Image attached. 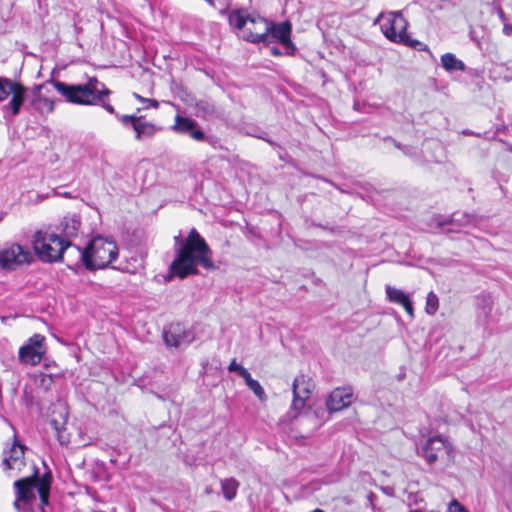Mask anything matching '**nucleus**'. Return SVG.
I'll use <instances>...</instances> for the list:
<instances>
[{"instance_id": "nucleus-1", "label": "nucleus", "mask_w": 512, "mask_h": 512, "mask_svg": "<svg viewBox=\"0 0 512 512\" xmlns=\"http://www.w3.org/2000/svg\"><path fill=\"white\" fill-rule=\"evenodd\" d=\"M198 264L208 270L215 268L208 243L195 228H192L170 264L169 274L184 279L198 273Z\"/></svg>"}, {"instance_id": "nucleus-2", "label": "nucleus", "mask_w": 512, "mask_h": 512, "mask_svg": "<svg viewBox=\"0 0 512 512\" xmlns=\"http://www.w3.org/2000/svg\"><path fill=\"white\" fill-rule=\"evenodd\" d=\"M48 82L68 103L84 106L100 105L108 113L116 114L115 108L106 100L111 95V90L96 77H90L85 84H67L55 79H50Z\"/></svg>"}, {"instance_id": "nucleus-3", "label": "nucleus", "mask_w": 512, "mask_h": 512, "mask_svg": "<svg viewBox=\"0 0 512 512\" xmlns=\"http://www.w3.org/2000/svg\"><path fill=\"white\" fill-rule=\"evenodd\" d=\"M52 481L53 476L50 470L40 476L37 467H34V471L30 476L16 480L13 483L15 493L13 507L15 510L17 512H32L30 505L36 500L35 489L39 494L42 508L47 506L49 504Z\"/></svg>"}, {"instance_id": "nucleus-4", "label": "nucleus", "mask_w": 512, "mask_h": 512, "mask_svg": "<svg viewBox=\"0 0 512 512\" xmlns=\"http://www.w3.org/2000/svg\"><path fill=\"white\" fill-rule=\"evenodd\" d=\"M118 254L116 241L99 235L92 238L83 249L82 263L90 271L104 269L117 259Z\"/></svg>"}, {"instance_id": "nucleus-5", "label": "nucleus", "mask_w": 512, "mask_h": 512, "mask_svg": "<svg viewBox=\"0 0 512 512\" xmlns=\"http://www.w3.org/2000/svg\"><path fill=\"white\" fill-rule=\"evenodd\" d=\"M32 247L40 261L57 263L63 261L65 249L69 247V240L63 239L54 232L38 230L32 237Z\"/></svg>"}, {"instance_id": "nucleus-6", "label": "nucleus", "mask_w": 512, "mask_h": 512, "mask_svg": "<svg viewBox=\"0 0 512 512\" xmlns=\"http://www.w3.org/2000/svg\"><path fill=\"white\" fill-rule=\"evenodd\" d=\"M229 23L241 32L244 40L251 43H269V21L260 16L247 17L242 11L229 15Z\"/></svg>"}, {"instance_id": "nucleus-7", "label": "nucleus", "mask_w": 512, "mask_h": 512, "mask_svg": "<svg viewBox=\"0 0 512 512\" xmlns=\"http://www.w3.org/2000/svg\"><path fill=\"white\" fill-rule=\"evenodd\" d=\"M408 22L401 12H392L381 25V30L385 37L391 42L402 44L404 46L417 49L419 51L427 50V46L419 40L412 39L407 34Z\"/></svg>"}, {"instance_id": "nucleus-8", "label": "nucleus", "mask_w": 512, "mask_h": 512, "mask_svg": "<svg viewBox=\"0 0 512 512\" xmlns=\"http://www.w3.org/2000/svg\"><path fill=\"white\" fill-rule=\"evenodd\" d=\"M26 92L27 87L22 82L0 77V102L5 101L11 95V99L4 106V110L9 111L12 116H17L20 113Z\"/></svg>"}, {"instance_id": "nucleus-9", "label": "nucleus", "mask_w": 512, "mask_h": 512, "mask_svg": "<svg viewBox=\"0 0 512 512\" xmlns=\"http://www.w3.org/2000/svg\"><path fill=\"white\" fill-rule=\"evenodd\" d=\"M422 455L429 465L438 461L449 465L454 459L453 445L442 436L430 437L422 448Z\"/></svg>"}, {"instance_id": "nucleus-10", "label": "nucleus", "mask_w": 512, "mask_h": 512, "mask_svg": "<svg viewBox=\"0 0 512 512\" xmlns=\"http://www.w3.org/2000/svg\"><path fill=\"white\" fill-rule=\"evenodd\" d=\"M47 352L46 338L36 333L28 338L27 342L19 348L18 360L30 366L38 365Z\"/></svg>"}, {"instance_id": "nucleus-11", "label": "nucleus", "mask_w": 512, "mask_h": 512, "mask_svg": "<svg viewBox=\"0 0 512 512\" xmlns=\"http://www.w3.org/2000/svg\"><path fill=\"white\" fill-rule=\"evenodd\" d=\"M315 387V382L310 375L301 373L295 377L292 384L293 399L291 403L294 411L300 412L305 408L313 395Z\"/></svg>"}, {"instance_id": "nucleus-12", "label": "nucleus", "mask_w": 512, "mask_h": 512, "mask_svg": "<svg viewBox=\"0 0 512 512\" xmlns=\"http://www.w3.org/2000/svg\"><path fill=\"white\" fill-rule=\"evenodd\" d=\"M34 257L32 253L19 244H12L7 249L0 251V266L7 269H15L22 264H30Z\"/></svg>"}, {"instance_id": "nucleus-13", "label": "nucleus", "mask_w": 512, "mask_h": 512, "mask_svg": "<svg viewBox=\"0 0 512 512\" xmlns=\"http://www.w3.org/2000/svg\"><path fill=\"white\" fill-rule=\"evenodd\" d=\"M119 121L124 125H131L135 132V140L141 141L143 138H152L161 130L152 122L144 121L143 116L124 114L118 117Z\"/></svg>"}, {"instance_id": "nucleus-14", "label": "nucleus", "mask_w": 512, "mask_h": 512, "mask_svg": "<svg viewBox=\"0 0 512 512\" xmlns=\"http://www.w3.org/2000/svg\"><path fill=\"white\" fill-rule=\"evenodd\" d=\"M292 24L289 21L281 23L269 22V43L278 41L285 48L290 49L288 53L293 55L296 48L291 40Z\"/></svg>"}, {"instance_id": "nucleus-15", "label": "nucleus", "mask_w": 512, "mask_h": 512, "mask_svg": "<svg viewBox=\"0 0 512 512\" xmlns=\"http://www.w3.org/2000/svg\"><path fill=\"white\" fill-rule=\"evenodd\" d=\"M26 447L20 444L16 439L3 458V466L6 471L16 470L18 472L25 466Z\"/></svg>"}, {"instance_id": "nucleus-16", "label": "nucleus", "mask_w": 512, "mask_h": 512, "mask_svg": "<svg viewBox=\"0 0 512 512\" xmlns=\"http://www.w3.org/2000/svg\"><path fill=\"white\" fill-rule=\"evenodd\" d=\"M353 391L350 387L335 388L326 400V407L330 412H338L352 403Z\"/></svg>"}, {"instance_id": "nucleus-17", "label": "nucleus", "mask_w": 512, "mask_h": 512, "mask_svg": "<svg viewBox=\"0 0 512 512\" xmlns=\"http://www.w3.org/2000/svg\"><path fill=\"white\" fill-rule=\"evenodd\" d=\"M196 127V121L177 114L174 118V124L171 128L178 134H189L190 137L196 141H204L206 138L205 133Z\"/></svg>"}, {"instance_id": "nucleus-18", "label": "nucleus", "mask_w": 512, "mask_h": 512, "mask_svg": "<svg viewBox=\"0 0 512 512\" xmlns=\"http://www.w3.org/2000/svg\"><path fill=\"white\" fill-rule=\"evenodd\" d=\"M43 87V84H39L33 88L31 106L40 114H50L54 111L55 101L41 94Z\"/></svg>"}, {"instance_id": "nucleus-19", "label": "nucleus", "mask_w": 512, "mask_h": 512, "mask_svg": "<svg viewBox=\"0 0 512 512\" xmlns=\"http://www.w3.org/2000/svg\"><path fill=\"white\" fill-rule=\"evenodd\" d=\"M186 339L185 327L179 322L171 323L164 331V340L167 346L178 347Z\"/></svg>"}, {"instance_id": "nucleus-20", "label": "nucleus", "mask_w": 512, "mask_h": 512, "mask_svg": "<svg viewBox=\"0 0 512 512\" xmlns=\"http://www.w3.org/2000/svg\"><path fill=\"white\" fill-rule=\"evenodd\" d=\"M60 227L63 234L61 237L63 239L69 240L70 238L77 236L80 227V221L73 217L66 216L62 219Z\"/></svg>"}, {"instance_id": "nucleus-21", "label": "nucleus", "mask_w": 512, "mask_h": 512, "mask_svg": "<svg viewBox=\"0 0 512 512\" xmlns=\"http://www.w3.org/2000/svg\"><path fill=\"white\" fill-rule=\"evenodd\" d=\"M220 484L224 498L227 501L234 500L237 496L238 489L240 487V482L234 477H230L221 480Z\"/></svg>"}, {"instance_id": "nucleus-22", "label": "nucleus", "mask_w": 512, "mask_h": 512, "mask_svg": "<svg viewBox=\"0 0 512 512\" xmlns=\"http://www.w3.org/2000/svg\"><path fill=\"white\" fill-rule=\"evenodd\" d=\"M441 64L443 68L447 71H464L465 70V64L463 61L456 58V56L453 53H445L441 56Z\"/></svg>"}, {"instance_id": "nucleus-23", "label": "nucleus", "mask_w": 512, "mask_h": 512, "mask_svg": "<svg viewBox=\"0 0 512 512\" xmlns=\"http://www.w3.org/2000/svg\"><path fill=\"white\" fill-rule=\"evenodd\" d=\"M82 254L83 250L80 247L72 244L69 240V247L65 249V255L67 256V266L72 267V265L79 266L82 263Z\"/></svg>"}, {"instance_id": "nucleus-24", "label": "nucleus", "mask_w": 512, "mask_h": 512, "mask_svg": "<svg viewBox=\"0 0 512 512\" xmlns=\"http://www.w3.org/2000/svg\"><path fill=\"white\" fill-rule=\"evenodd\" d=\"M33 380L35 385L43 391H49L54 384V377L51 374L44 372H36L33 374Z\"/></svg>"}, {"instance_id": "nucleus-25", "label": "nucleus", "mask_w": 512, "mask_h": 512, "mask_svg": "<svg viewBox=\"0 0 512 512\" xmlns=\"http://www.w3.org/2000/svg\"><path fill=\"white\" fill-rule=\"evenodd\" d=\"M243 379L245 381V384L249 387V389L252 390L253 393L260 400H264L266 398V394H265L263 387L257 380L252 378V376L249 372L243 377Z\"/></svg>"}, {"instance_id": "nucleus-26", "label": "nucleus", "mask_w": 512, "mask_h": 512, "mask_svg": "<svg viewBox=\"0 0 512 512\" xmlns=\"http://www.w3.org/2000/svg\"><path fill=\"white\" fill-rule=\"evenodd\" d=\"M386 295L390 302L396 303V304H403L405 300L409 297L407 294H405L402 290L396 289L392 286H386Z\"/></svg>"}, {"instance_id": "nucleus-27", "label": "nucleus", "mask_w": 512, "mask_h": 512, "mask_svg": "<svg viewBox=\"0 0 512 512\" xmlns=\"http://www.w3.org/2000/svg\"><path fill=\"white\" fill-rule=\"evenodd\" d=\"M439 308V299L434 292H429L426 299L425 310L429 315H434Z\"/></svg>"}, {"instance_id": "nucleus-28", "label": "nucleus", "mask_w": 512, "mask_h": 512, "mask_svg": "<svg viewBox=\"0 0 512 512\" xmlns=\"http://www.w3.org/2000/svg\"><path fill=\"white\" fill-rule=\"evenodd\" d=\"M228 370L230 372H237L242 378L249 372L246 368L241 366L236 362V359H233L228 366Z\"/></svg>"}, {"instance_id": "nucleus-29", "label": "nucleus", "mask_w": 512, "mask_h": 512, "mask_svg": "<svg viewBox=\"0 0 512 512\" xmlns=\"http://www.w3.org/2000/svg\"><path fill=\"white\" fill-rule=\"evenodd\" d=\"M133 97L141 103H147L148 106L157 109L159 107L158 100L154 98H145L138 93H133Z\"/></svg>"}, {"instance_id": "nucleus-30", "label": "nucleus", "mask_w": 512, "mask_h": 512, "mask_svg": "<svg viewBox=\"0 0 512 512\" xmlns=\"http://www.w3.org/2000/svg\"><path fill=\"white\" fill-rule=\"evenodd\" d=\"M448 510L449 512H466L465 507L456 499L449 503Z\"/></svg>"}, {"instance_id": "nucleus-31", "label": "nucleus", "mask_w": 512, "mask_h": 512, "mask_svg": "<svg viewBox=\"0 0 512 512\" xmlns=\"http://www.w3.org/2000/svg\"><path fill=\"white\" fill-rule=\"evenodd\" d=\"M401 306L405 309L406 313L410 316V318H414V308L409 297L405 300L403 304H401Z\"/></svg>"}, {"instance_id": "nucleus-32", "label": "nucleus", "mask_w": 512, "mask_h": 512, "mask_svg": "<svg viewBox=\"0 0 512 512\" xmlns=\"http://www.w3.org/2000/svg\"><path fill=\"white\" fill-rule=\"evenodd\" d=\"M503 33L507 36H510L512 34V24H504L503 26Z\"/></svg>"}, {"instance_id": "nucleus-33", "label": "nucleus", "mask_w": 512, "mask_h": 512, "mask_svg": "<svg viewBox=\"0 0 512 512\" xmlns=\"http://www.w3.org/2000/svg\"><path fill=\"white\" fill-rule=\"evenodd\" d=\"M270 53H271V55H273V56H280V55H282L281 51H280V50H279V48H277V47H272V48L270 49Z\"/></svg>"}, {"instance_id": "nucleus-34", "label": "nucleus", "mask_w": 512, "mask_h": 512, "mask_svg": "<svg viewBox=\"0 0 512 512\" xmlns=\"http://www.w3.org/2000/svg\"><path fill=\"white\" fill-rule=\"evenodd\" d=\"M55 429H56V430H57V432H58V440H59V442H60L61 444H64V443L68 442L67 440H64V439H63V435L61 434V432H60V430L58 429V427H57V426H55Z\"/></svg>"}, {"instance_id": "nucleus-35", "label": "nucleus", "mask_w": 512, "mask_h": 512, "mask_svg": "<svg viewBox=\"0 0 512 512\" xmlns=\"http://www.w3.org/2000/svg\"><path fill=\"white\" fill-rule=\"evenodd\" d=\"M311 512H324V511H323L322 509H320V508H316V509H314V510H313V511H311Z\"/></svg>"}, {"instance_id": "nucleus-36", "label": "nucleus", "mask_w": 512, "mask_h": 512, "mask_svg": "<svg viewBox=\"0 0 512 512\" xmlns=\"http://www.w3.org/2000/svg\"><path fill=\"white\" fill-rule=\"evenodd\" d=\"M410 512H423V511L420 509H415V510H411Z\"/></svg>"}]
</instances>
